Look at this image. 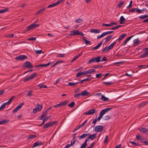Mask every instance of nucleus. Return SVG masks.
Here are the masks:
<instances>
[{"instance_id": "f257e3e1", "label": "nucleus", "mask_w": 148, "mask_h": 148, "mask_svg": "<svg viewBox=\"0 0 148 148\" xmlns=\"http://www.w3.org/2000/svg\"><path fill=\"white\" fill-rule=\"evenodd\" d=\"M101 58V57L100 56L92 58L88 61V64H90L95 62H99L100 61V59Z\"/></svg>"}, {"instance_id": "412c9836", "label": "nucleus", "mask_w": 148, "mask_h": 148, "mask_svg": "<svg viewBox=\"0 0 148 148\" xmlns=\"http://www.w3.org/2000/svg\"><path fill=\"white\" fill-rule=\"evenodd\" d=\"M89 93L86 90L81 92V95L82 96H88Z\"/></svg>"}, {"instance_id": "473e14b6", "label": "nucleus", "mask_w": 148, "mask_h": 148, "mask_svg": "<svg viewBox=\"0 0 148 148\" xmlns=\"http://www.w3.org/2000/svg\"><path fill=\"white\" fill-rule=\"evenodd\" d=\"M112 36V35H110V36H108L107 37H106L105 38V39L106 40V42H108L110 40V39Z\"/></svg>"}, {"instance_id": "ea45409f", "label": "nucleus", "mask_w": 148, "mask_h": 148, "mask_svg": "<svg viewBox=\"0 0 148 148\" xmlns=\"http://www.w3.org/2000/svg\"><path fill=\"white\" fill-rule=\"evenodd\" d=\"M121 25H118L117 26L114 27H112L111 29H110L111 30H116L117 29L121 27Z\"/></svg>"}, {"instance_id": "8fccbe9b", "label": "nucleus", "mask_w": 148, "mask_h": 148, "mask_svg": "<svg viewBox=\"0 0 148 148\" xmlns=\"http://www.w3.org/2000/svg\"><path fill=\"white\" fill-rule=\"evenodd\" d=\"M75 102H71V103L68 104V106L71 107H73L75 105Z\"/></svg>"}, {"instance_id": "b1692460", "label": "nucleus", "mask_w": 148, "mask_h": 148, "mask_svg": "<svg viewBox=\"0 0 148 148\" xmlns=\"http://www.w3.org/2000/svg\"><path fill=\"white\" fill-rule=\"evenodd\" d=\"M11 102H5L3 103L0 107V110L5 108V106L7 104H10Z\"/></svg>"}, {"instance_id": "58836bf2", "label": "nucleus", "mask_w": 148, "mask_h": 148, "mask_svg": "<svg viewBox=\"0 0 148 148\" xmlns=\"http://www.w3.org/2000/svg\"><path fill=\"white\" fill-rule=\"evenodd\" d=\"M36 135H30L28 137V139L31 138H36Z\"/></svg>"}, {"instance_id": "6e6d98bb", "label": "nucleus", "mask_w": 148, "mask_h": 148, "mask_svg": "<svg viewBox=\"0 0 148 148\" xmlns=\"http://www.w3.org/2000/svg\"><path fill=\"white\" fill-rule=\"evenodd\" d=\"M125 19L124 18L123 16H121L120 18V20L124 22L125 21Z\"/></svg>"}, {"instance_id": "9d476101", "label": "nucleus", "mask_w": 148, "mask_h": 148, "mask_svg": "<svg viewBox=\"0 0 148 148\" xmlns=\"http://www.w3.org/2000/svg\"><path fill=\"white\" fill-rule=\"evenodd\" d=\"M112 109V108H107L105 109L102 110L100 113L103 116L108 111L111 110Z\"/></svg>"}, {"instance_id": "79ce46f5", "label": "nucleus", "mask_w": 148, "mask_h": 148, "mask_svg": "<svg viewBox=\"0 0 148 148\" xmlns=\"http://www.w3.org/2000/svg\"><path fill=\"white\" fill-rule=\"evenodd\" d=\"M108 136L107 135H106V137L105 139V140H104L103 143H104L108 142Z\"/></svg>"}, {"instance_id": "5701e85b", "label": "nucleus", "mask_w": 148, "mask_h": 148, "mask_svg": "<svg viewBox=\"0 0 148 148\" xmlns=\"http://www.w3.org/2000/svg\"><path fill=\"white\" fill-rule=\"evenodd\" d=\"M140 141L142 143H145L146 145H148V140H146L144 138H141L140 139Z\"/></svg>"}, {"instance_id": "0e129e2a", "label": "nucleus", "mask_w": 148, "mask_h": 148, "mask_svg": "<svg viewBox=\"0 0 148 148\" xmlns=\"http://www.w3.org/2000/svg\"><path fill=\"white\" fill-rule=\"evenodd\" d=\"M32 91L31 90L27 93V95L28 96H30L32 95Z\"/></svg>"}, {"instance_id": "5fc2aeb1", "label": "nucleus", "mask_w": 148, "mask_h": 148, "mask_svg": "<svg viewBox=\"0 0 148 148\" xmlns=\"http://www.w3.org/2000/svg\"><path fill=\"white\" fill-rule=\"evenodd\" d=\"M89 80V78H86V79H83V80H82L81 81H80V82L81 83H83L84 82L88 81Z\"/></svg>"}, {"instance_id": "603ef678", "label": "nucleus", "mask_w": 148, "mask_h": 148, "mask_svg": "<svg viewBox=\"0 0 148 148\" xmlns=\"http://www.w3.org/2000/svg\"><path fill=\"white\" fill-rule=\"evenodd\" d=\"M27 40H36V38L34 37L29 38H28Z\"/></svg>"}, {"instance_id": "ddd939ff", "label": "nucleus", "mask_w": 148, "mask_h": 148, "mask_svg": "<svg viewBox=\"0 0 148 148\" xmlns=\"http://www.w3.org/2000/svg\"><path fill=\"white\" fill-rule=\"evenodd\" d=\"M43 143L41 142L38 141L35 142L33 144V146L32 148L36 147L37 146L41 145Z\"/></svg>"}, {"instance_id": "4c0bfd02", "label": "nucleus", "mask_w": 148, "mask_h": 148, "mask_svg": "<svg viewBox=\"0 0 148 148\" xmlns=\"http://www.w3.org/2000/svg\"><path fill=\"white\" fill-rule=\"evenodd\" d=\"M65 54H59L56 56L57 57H59L60 58H63L65 57Z\"/></svg>"}, {"instance_id": "e433bc0d", "label": "nucleus", "mask_w": 148, "mask_h": 148, "mask_svg": "<svg viewBox=\"0 0 148 148\" xmlns=\"http://www.w3.org/2000/svg\"><path fill=\"white\" fill-rule=\"evenodd\" d=\"M37 75V74L36 73H33L32 75L30 76L31 79H33Z\"/></svg>"}, {"instance_id": "69168bd1", "label": "nucleus", "mask_w": 148, "mask_h": 148, "mask_svg": "<svg viewBox=\"0 0 148 148\" xmlns=\"http://www.w3.org/2000/svg\"><path fill=\"white\" fill-rule=\"evenodd\" d=\"M110 117L108 115L106 116H105V119H104V120H107L109 119Z\"/></svg>"}, {"instance_id": "052dcab7", "label": "nucleus", "mask_w": 148, "mask_h": 148, "mask_svg": "<svg viewBox=\"0 0 148 148\" xmlns=\"http://www.w3.org/2000/svg\"><path fill=\"white\" fill-rule=\"evenodd\" d=\"M102 75L101 73H99V74H96V78H98L100 77Z\"/></svg>"}, {"instance_id": "a18cd8bd", "label": "nucleus", "mask_w": 148, "mask_h": 148, "mask_svg": "<svg viewBox=\"0 0 148 148\" xmlns=\"http://www.w3.org/2000/svg\"><path fill=\"white\" fill-rule=\"evenodd\" d=\"M124 3V1H122L120 2V3L118 4V7L119 8H121L122 5H123Z\"/></svg>"}, {"instance_id": "7ed1b4c3", "label": "nucleus", "mask_w": 148, "mask_h": 148, "mask_svg": "<svg viewBox=\"0 0 148 148\" xmlns=\"http://www.w3.org/2000/svg\"><path fill=\"white\" fill-rule=\"evenodd\" d=\"M39 26V24H35V23H34L30 25L27 27L26 28L29 31L33 29L34 28L38 27Z\"/></svg>"}, {"instance_id": "680f3d73", "label": "nucleus", "mask_w": 148, "mask_h": 148, "mask_svg": "<svg viewBox=\"0 0 148 148\" xmlns=\"http://www.w3.org/2000/svg\"><path fill=\"white\" fill-rule=\"evenodd\" d=\"M132 1L131 0L130 1V4H129V5H128V6L127 7V8H129L131 7V6H132Z\"/></svg>"}, {"instance_id": "c03bdc74", "label": "nucleus", "mask_w": 148, "mask_h": 148, "mask_svg": "<svg viewBox=\"0 0 148 148\" xmlns=\"http://www.w3.org/2000/svg\"><path fill=\"white\" fill-rule=\"evenodd\" d=\"M81 96H82L81 95V92L76 94L74 95L75 97H80Z\"/></svg>"}, {"instance_id": "4468645a", "label": "nucleus", "mask_w": 148, "mask_h": 148, "mask_svg": "<svg viewBox=\"0 0 148 148\" xmlns=\"http://www.w3.org/2000/svg\"><path fill=\"white\" fill-rule=\"evenodd\" d=\"M133 42L134 46H136L137 45L139 44L140 41L139 40L138 38H137V39L134 40Z\"/></svg>"}, {"instance_id": "cd10ccee", "label": "nucleus", "mask_w": 148, "mask_h": 148, "mask_svg": "<svg viewBox=\"0 0 148 148\" xmlns=\"http://www.w3.org/2000/svg\"><path fill=\"white\" fill-rule=\"evenodd\" d=\"M82 38L83 39V40L85 41V43L86 44H89L90 42V41H89V40H87L85 38V37H84V36H82Z\"/></svg>"}, {"instance_id": "a878e982", "label": "nucleus", "mask_w": 148, "mask_h": 148, "mask_svg": "<svg viewBox=\"0 0 148 148\" xmlns=\"http://www.w3.org/2000/svg\"><path fill=\"white\" fill-rule=\"evenodd\" d=\"M87 141L86 140H85L83 143L82 145L80 148H85L87 145Z\"/></svg>"}, {"instance_id": "13d9d810", "label": "nucleus", "mask_w": 148, "mask_h": 148, "mask_svg": "<svg viewBox=\"0 0 148 148\" xmlns=\"http://www.w3.org/2000/svg\"><path fill=\"white\" fill-rule=\"evenodd\" d=\"M139 18L141 19H143L144 18H147L146 15H141L139 17Z\"/></svg>"}, {"instance_id": "2f4dec72", "label": "nucleus", "mask_w": 148, "mask_h": 148, "mask_svg": "<svg viewBox=\"0 0 148 148\" xmlns=\"http://www.w3.org/2000/svg\"><path fill=\"white\" fill-rule=\"evenodd\" d=\"M147 104L146 102H142L138 106V107L141 108Z\"/></svg>"}, {"instance_id": "774afa93", "label": "nucleus", "mask_w": 148, "mask_h": 148, "mask_svg": "<svg viewBox=\"0 0 148 148\" xmlns=\"http://www.w3.org/2000/svg\"><path fill=\"white\" fill-rule=\"evenodd\" d=\"M136 138L137 140H138L139 139H141V136L139 134L137 135L136 136Z\"/></svg>"}, {"instance_id": "864d4df0", "label": "nucleus", "mask_w": 148, "mask_h": 148, "mask_svg": "<svg viewBox=\"0 0 148 148\" xmlns=\"http://www.w3.org/2000/svg\"><path fill=\"white\" fill-rule=\"evenodd\" d=\"M31 79L29 76V77H28L26 78L24 80V81L25 82H27V81H28L30 80Z\"/></svg>"}, {"instance_id": "c85d7f7f", "label": "nucleus", "mask_w": 148, "mask_h": 148, "mask_svg": "<svg viewBox=\"0 0 148 148\" xmlns=\"http://www.w3.org/2000/svg\"><path fill=\"white\" fill-rule=\"evenodd\" d=\"M8 121V120H3L1 121H0V125L7 123Z\"/></svg>"}, {"instance_id": "6e6552de", "label": "nucleus", "mask_w": 148, "mask_h": 148, "mask_svg": "<svg viewBox=\"0 0 148 148\" xmlns=\"http://www.w3.org/2000/svg\"><path fill=\"white\" fill-rule=\"evenodd\" d=\"M23 66L25 68H32L33 66H32L31 63L28 61H26L25 63L23 65Z\"/></svg>"}, {"instance_id": "a19ab883", "label": "nucleus", "mask_w": 148, "mask_h": 148, "mask_svg": "<svg viewBox=\"0 0 148 148\" xmlns=\"http://www.w3.org/2000/svg\"><path fill=\"white\" fill-rule=\"evenodd\" d=\"M68 86H74L76 85L75 83H71V82H69L67 85Z\"/></svg>"}, {"instance_id": "bf43d9fd", "label": "nucleus", "mask_w": 148, "mask_h": 148, "mask_svg": "<svg viewBox=\"0 0 148 148\" xmlns=\"http://www.w3.org/2000/svg\"><path fill=\"white\" fill-rule=\"evenodd\" d=\"M14 36V35L13 34H11L10 35L5 36V37H12Z\"/></svg>"}, {"instance_id": "3c124183", "label": "nucleus", "mask_w": 148, "mask_h": 148, "mask_svg": "<svg viewBox=\"0 0 148 148\" xmlns=\"http://www.w3.org/2000/svg\"><path fill=\"white\" fill-rule=\"evenodd\" d=\"M103 115L100 113L99 116L97 119L98 121H99L100 119L102 118Z\"/></svg>"}, {"instance_id": "6ab92c4d", "label": "nucleus", "mask_w": 148, "mask_h": 148, "mask_svg": "<svg viewBox=\"0 0 148 148\" xmlns=\"http://www.w3.org/2000/svg\"><path fill=\"white\" fill-rule=\"evenodd\" d=\"M102 41L100 42L97 45L92 48V50H93L98 49L101 45L102 43Z\"/></svg>"}, {"instance_id": "72a5a7b5", "label": "nucleus", "mask_w": 148, "mask_h": 148, "mask_svg": "<svg viewBox=\"0 0 148 148\" xmlns=\"http://www.w3.org/2000/svg\"><path fill=\"white\" fill-rule=\"evenodd\" d=\"M9 9H6L4 10H0V14L6 12L8 11Z\"/></svg>"}, {"instance_id": "e2e57ef3", "label": "nucleus", "mask_w": 148, "mask_h": 148, "mask_svg": "<svg viewBox=\"0 0 148 148\" xmlns=\"http://www.w3.org/2000/svg\"><path fill=\"white\" fill-rule=\"evenodd\" d=\"M102 26H106V27H108V26H110V24H104V23H103L102 24Z\"/></svg>"}, {"instance_id": "4be33fe9", "label": "nucleus", "mask_w": 148, "mask_h": 148, "mask_svg": "<svg viewBox=\"0 0 148 148\" xmlns=\"http://www.w3.org/2000/svg\"><path fill=\"white\" fill-rule=\"evenodd\" d=\"M101 100L103 101H108L109 99L108 98L105 97L103 95H101Z\"/></svg>"}, {"instance_id": "a211bd4d", "label": "nucleus", "mask_w": 148, "mask_h": 148, "mask_svg": "<svg viewBox=\"0 0 148 148\" xmlns=\"http://www.w3.org/2000/svg\"><path fill=\"white\" fill-rule=\"evenodd\" d=\"M89 135V134H83L79 137V139H82L85 138L87 136H88Z\"/></svg>"}, {"instance_id": "338daca9", "label": "nucleus", "mask_w": 148, "mask_h": 148, "mask_svg": "<svg viewBox=\"0 0 148 148\" xmlns=\"http://www.w3.org/2000/svg\"><path fill=\"white\" fill-rule=\"evenodd\" d=\"M64 1V0H59L57 2H56V3L57 5L60 3Z\"/></svg>"}, {"instance_id": "39448f33", "label": "nucleus", "mask_w": 148, "mask_h": 148, "mask_svg": "<svg viewBox=\"0 0 148 148\" xmlns=\"http://www.w3.org/2000/svg\"><path fill=\"white\" fill-rule=\"evenodd\" d=\"M27 56L24 55H21L16 57L15 59L18 60H23L27 58Z\"/></svg>"}, {"instance_id": "f8f14e48", "label": "nucleus", "mask_w": 148, "mask_h": 148, "mask_svg": "<svg viewBox=\"0 0 148 148\" xmlns=\"http://www.w3.org/2000/svg\"><path fill=\"white\" fill-rule=\"evenodd\" d=\"M67 102H60V103L54 106V107L55 108L59 107H62L66 105Z\"/></svg>"}, {"instance_id": "49530a36", "label": "nucleus", "mask_w": 148, "mask_h": 148, "mask_svg": "<svg viewBox=\"0 0 148 148\" xmlns=\"http://www.w3.org/2000/svg\"><path fill=\"white\" fill-rule=\"evenodd\" d=\"M38 86L40 88H47V87L46 85H38Z\"/></svg>"}, {"instance_id": "20e7f679", "label": "nucleus", "mask_w": 148, "mask_h": 148, "mask_svg": "<svg viewBox=\"0 0 148 148\" xmlns=\"http://www.w3.org/2000/svg\"><path fill=\"white\" fill-rule=\"evenodd\" d=\"M103 127L102 125H97L95 128V132H101L103 130Z\"/></svg>"}, {"instance_id": "4d7b16f0", "label": "nucleus", "mask_w": 148, "mask_h": 148, "mask_svg": "<svg viewBox=\"0 0 148 148\" xmlns=\"http://www.w3.org/2000/svg\"><path fill=\"white\" fill-rule=\"evenodd\" d=\"M82 75V72H79L76 74V77L80 76Z\"/></svg>"}, {"instance_id": "09e8293b", "label": "nucleus", "mask_w": 148, "mask_h": 148, "mask_svg": "<svg viewBox=\"0 0 148 148\" xmlns=\"http://www.w3.org/2000/svg\"><path fill=\"white\" fill-rule=\"evenodd\" d=\"M83 21V20L81 18H78L75 21L76 23H81Z\"/></svg>"}, {"instance_id": "423d86ee", "label": "nucleus", "mask_w": 148, "mask_h": 148, "mask_svg": "<svg viewBox=\"0 0 148 148\" xmlns=\"http://www.w3.org/2000/svg\"><path fill=\"white\" fill-rule=\"evenodd\" d=\"M97 112V111L95 109H90L86 112L85 114L86 115L93 114L94 113H96Z\"/></svg>"}, {"instance_id": "aec40b11", "label": "nucleus", "mask_w": 148, "mask_h": 148, "mask_svg": "<svg viewBox=\"0 0 148 148\" xmlns=\"http://www.w3.org/2000/svg\"><path fill=\"white\" fill-rule=\"evenodd\" d=\"M139 130L141 132H143L145 134H148V129L144 128H143L142 129H140Z\"/></svg>"}, {"instance_id": "7c9ffc66", "label": "nucleus", "mask_w": 148, "mask_h": 148, "mask_svg": "<svg viewBox=\"0 0 148 148\" xmlns=\"http://www.w3.org/2000/svg\"><path fill=\"white\" fill-rule=\"evenodd\" d=\"M130 143H131L133 145H134L135 146H140L139 144L136 143L134 142L131 141H130Z\"/></svg>"}, {"instance_id": "1a4fd4ad", "label": "nucleus", "mask_w": 148, "mask_h": 148, "mask_svg": "<svg viewBox=\"0 0 148 148\" xmlns=\"http://www.w3.org/2000/svg\"><path fill=\"white\" fill-rule=\"evenodd\" d=\"M24 104V103H20L14 110L13 112L15 113L17 112Z\"/></svg>"}, {"instance_id": "393cba45", "label": "nucleus", "mask_w": 148, "mask_h": 148, "mask_svg": "<svg viewBox=\"0 0 148 148\" xmlns=\"http://www.w3.org/2000/svg\"><path fill=\"white\" fill-rule=\"evenodd\" d=\"M47 114V113L46 111H45L44 112L42 115L40 116V119L42 120V119H43L46 116Z\"/></svg>"}, {"instance_id": "f03ea898", "label": "nucleus", "mask_w": 148, "mask_h": 148, "mask_svg": "<svg viewBox=\"0 0 148 148\" xmlns=\"http://www.w3.org/2000/svg\"><path fill=\"white\" fill-rule=\"evenodd\" d=\"M42 108V106L41 105L38 104L36 106L35 108L33 111V112L36 113L37 112L40 111Z\"/></svg>"}, {"instance_id": "9b49d317", "label": "nucleus", "mask_w": 148, "mask_h": 148, "mask_svg": "<svg viewBox=\"0 0 148 148\" xmlns=\"http://www.w3.org/2000/svg\"><path fill=\"white\" fill-rule=\"evenodd\" d=\"M57 122V121H55L53 122H49L47 123H46L45 125H46L47 128H48L53 126L54 124H56Z\"/></svg>"}, {"instance_id": "c756f323", "label": "nucleus", "mask_w": 148, "mask_h": 148, "mask_svg": "<svg viewBox=\"0 0 148 148\" xmlns=\"http://www.w3.org/2000/svg\"><path fill=\"white\" fill-rule=\"evenodd\" d=\"M57 5L56 3H53L49 5H48L47 7L48 8H51L55 7Z\"/></svg>"}, {"instance_id": "37998d69", "label": "nucleus", "mask_w": 148, "mask_h": 148, "mask_svg": "<svg viewBox=\"0 0 148 148\" xmlns=\"http://www.w3.org/2000/svg\"><path fill=\"white\" fill-rule=\"evenodd\" d=\"M138 67H140L143 69H145L147 68L146 66L145 65H138Z\"/></svg>"}, {"instance_id": "bb28decb", "label": "nucleus", "mask_w": 148, "mask_h": 148, "mask_svg": "<svg viewBox=\"0 0 148 148\" xmlns=\"http://www.w3.org/2000/svg\"><path fill=\"white\" fill-rule=\"evenodd\" d=\"M148 56V51L140 56V58H144Z\"/></svg>"}, {"instance_id": "f704fd0d", "label": "nucleus", "mask_w": 148, "mask_h": 148, "mask_svg": "<svg viewBox=\"0 0 148 148\" xmlns=\"http://www.w3.org/2000/svg\"><path fill=\"white\" fill-rule=\"evenodd\" d=\"M103 83L106 85H112L113 83L111 82H103Z\"/></svg>"}, {"instance_id": "dca6fc26", "label": "nucleus", "mask_w": 148, "mask_h": 148, "mask_svg": "<svg viewBox=\"0 0 148 148\" xmlns=\"http://www.w3.org/2000/svg\"><path fill=\"white\" fill-rule=\"evenodd\" d=\"M100 30L95 29H92L90 30V32L95 34L99 33L100 32Z\"/></svg>"}, {"instance_id": "2eb2a0df", "label": "nucleus", "mask_w": 148, "mask_h": 148, "mask_svg": "<svg viewBox=\"0 0 148 148\" xmlns=\"http://www.w3.org/2000/svg\"><path fill=\"white\" fill-rule=\"evenodd\" d=\"M70 35L71 36L75 35H78V31L77 30L71 31L70 32Z\"/></svg>"}, {"instance_id": "de8ad7c7", "label": "nucleus", "mask_w": 148, "mask_h": 148, "mask_svg": "<svg viewBox=\"0 0 148 148\" xmlns=\"http://www.w3.org/2000/svg\"><path fill=\"white\" fill-rule=\"evenodd\" d=\"M95 144V142H93L91 144V145L90 146L88 147L87 148H92L94 145Z\"/></svg>"}, {"instance_id": "0eeeda50", "label": "nucleus", "mask_w": 148, "mask_h": 148, "mask_svg": "<svg viewBox=\"0 0 148 148\" xmlns=\"http://www.w3.org/2000/svg\"><path fill=\"white\" fill-rule=\"evenodd\" d=\"M96 136L95 134H90L86 138V141H89L90 140H92L95 138Z\"/></svg>"}, {"instance_id": "c9c22d12", "label": "nucleus", "mask_w": 148, "mask_h": 148, "mask_svg": "<svg viewBox=\"0 0 148 148\" xmlns=\"http://www.w3.org/2000/svg\"><path fill=\"white\" fill-rule=\"evenodd\" d=\"M109 50L108 48V47H104L103 49L102 50V51L103 52L106 53L108 51H109Z\"/></svg>"}, {"instance_id": "f3484780", "label": "nucleus", "mask_w": 148, "mask_h": 148, "mask_svg": "<svg viewBox=\"0 0 148 148\" xmlns=\"http://www.w3.org/2000/svg\"><path fill=\"white\" fill-rule=\"evenodd\" d=\"M126 36V34H121L119 38L117 40L119 42L123 38H124Z\"/></svg>"}]
</instances>
